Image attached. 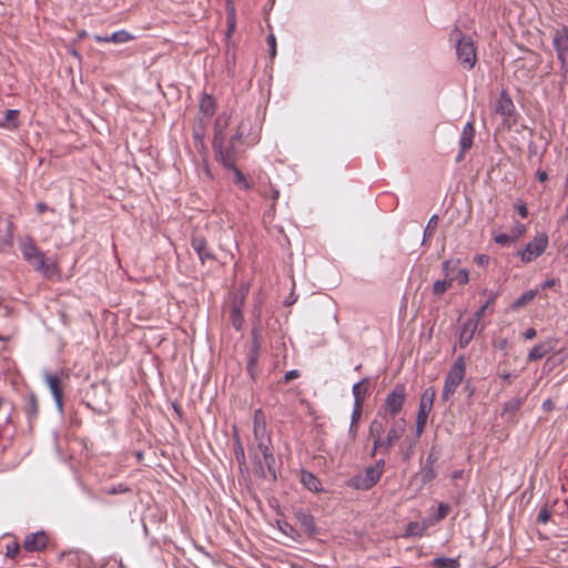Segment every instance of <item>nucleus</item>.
Returning <instances> with one entry per match:
<instances>
[{
  "instance_id": "1",
  "label": "nucleus",
  "mask_w": 568,
  "mask_h": 568,
  "mask_svg": "<svg viewBox=\"0 0 568 568\" xmlns=\"http://www.w3.org/2000/svg\"><path fill=\"white\" fill-rule=\"evenodd\" d=\"M261 124L258 121L245 119L240 122L236 133L227 141L214 140V150L217 160L224 168L236 165V162L243 156L245 146H252L260 140Z\"/></svg>"
},
{
  "instance_id": "2",
  "label": "nucleus",
  "mask_w": 568,
  "mask_h": 568,
  "mask_svg": "<svg viewBox=\"0 0 568 568\" xmlns=\"http://www.w3.org/2000/svg\"><path fill=\"white\" fill-rule=\"evenodd\" d=\"M271 445L272 438L267 432L266 416L262 409H257L254 413L253 442L248 446V453L262 476H266V470L275 476V458Z\"/></svg>"
},
{
  "instance_id": "3",
  "label": "nucleus",
  "mask_w": 568,
  "mask_h": 568,
  "mask_svg": "<svg viewBox=\"0 0 568 568\" xmlns=\"http://www.w3.org/2000/svg\"><path fill=\"white\" fill-rule=\"evenodd\" d=\"M385 460L379 459L375 465L367 467L363 473L352 477L347 485L358 490H368L374 487L384 473Z\"/></svg>"
},
{
  "instance_id": "4",
  "label": "nucleus",
  "mask_w": 568,
  "mask_h": 568,
  "mask_svg": "<svg viewBox=\"0 0 568 568\" xmlns=\"http://www.w3.org/2000/svg\"><path fill=\"white\" fill-rule=\"evenodd\" d=\"M466 374V362L463 356H458L453 363L446 378L443 388L442 397L444 400H448L457 390L459 385L463 383Z\"/></svg>"
},
{
  "instance_id": "5",
  "label": "nucleus",
  "mask_w": 568,
  "mask_h": 568,
  "mask_svg": "<svg viewBox=\"0 0 568 568\" xmlns=\"http://www.w3.org/2000/svg\"><path fill=\"white\" fill-rule=\"evenodd\" d=\"M452 38H456V53L460 64L467 70L473 69L477 60L473 39L467 36H462L459 31L452 34Z\"/></svg>"
},
{
  "instance_id": "6",
  "label": "nucleus",
  "mask_w": 568,
  "mask_h": 568,
  "mask_svg": "<svg viewBox=\"0 0 568 568\" xmlns=\"http://www.w3.org/2000/svg\"><path fill=\"white\" fill-rule=\"evenodd\" d=\"M406 387L403 384H397L393 390L387 395L384 404L379 408V413L390 416L394 418L396 415L400 413L403 406L406 402Z\"/></svg>"
},
{
  "instance_id": "7",
  "label": "nucleus",
  "mask_w": 568,
  "mask_h": 568,
  "mask_svg": "<svg viewBox=\"0 0 568 568\" xmlns=\"http://www.w3.org/2000/svg\"><path fill=\"white\" fill-rule=\"evenodd\" d=\"M21 252L27 262L37 271L44 275H50L53 267L44 260V254L31 241H26L21 245Z\"/></svg>"
},
{
  "instance_id": "8",
  "label": "nucleus",
  "mask_w": 568,
  "mask_h": 568,
  "mask_svg": "<svg viewBox=\"0 0 568 568\" xmlns=\"http://www.w3.org/2000/svg\"><path fill=\"white\" fill-rule=\"evenodd\" d=\"M549 243L548 236L545 233L536 235L524 250L517 252L521 262L528 264L539 257L547 248Z\"/></svg>"
},
{
  "instance_id": "9",
  "label": "nucleus",
  "mask_w": 568,
  "mask_h": 568,
  "mask_svg": "<svg viewBox=\"0 0 568 568\" xmlns=\"http://www.w3.org/2000/svg\"><path fill=\"white\" fill-rule=\"evenodd\" d=\"M552 43L560 61L561 75L565 78L568 73V29L556 30Z\"/></svg>"
},
{
  "instance_id": "10",
  "label": "nucleus",
  "mask_w": 568,
  "mask_h": 568,
  "mask_svg": "<svg viewBox=\"0 0 568 568\" xmlns=\"http://www.w3.org/2000/svg\"><path fill=\"white\" fill-rule=\"evenodd\" d=\"M435 392L433 388H427L420 398L418 414L416 418V435L419 437L425 429L428 415L433 408Z\"/></svg>"
},
{
  "instance_id": "11",
  "label": "nucleus",
  "mask_w": 568,
  "mask_h": 568,
  "mask_svg": "<svg viewBox=\"0 0 568 568\" xmlns=\"http://www.w3.org/2000/svg\"><path fill=\"white\" fill-rule=\"evenodd\" d=\"M406 430L404 418L394 420L385 437V453H389L394 445L403 437Z\"/></svg>"
},
{
  "instance_id": "12",
  "label": "nucleus",
  "mask_w": 568,
  "mask_h": 568,
  "mask_svg": "<svg viewBox=\"0 0 568 568\" xmlns=\"http://www.w3.org/2000/svg\"><path fill=\"white\" fill-rule=\"evenodd\" d=\"M48 536L44 531H37L27 535L23 541V547L27 551L34 552L40 551L47 547Z\"/></svg>"
},
{
  "instance_id": "13",
  "label": "nucleus",
  "mask_w": 568,
  "mask_h": 568,
  "mask_svg": "<svg viewBox=\"0 0 568 568\" xmlns=\"http://www.w3.org/2000/svg\"><path fill=\"white\" fill-rule=\"evenodd\" d=\"M45 382L52 393L57 407L62 410L63 407V392L61 387V378L58 374L45 373Z\"/></svg>"
},
{
  "instance_id": "14",
  "label": "nucleus",
  "mask_w": 568,
  "mask_h": 568,
  "mask_svg": "<svg viewBox=\"0 0 568 568\" xmlns=\"http://www.w3.org/2000/svg\"><path fill=\"white\" fill-rule=\"evenodd\" d=\"M557 344L556 338H548L542 343L535 345L530 352L528 353L527 359L528 362H536L541 359L548 353H550Z\"/></svg>"
},
{
  "instance_id": "15",
  "label": "nucleus",
  "mask_w": 568,
  "mask_h": 568,
  "mask_svg": "<svg viewBox=\"0 0 568 568\" xmlns=\"http://www.w3.org/2000/svg\"><path fill=\"white\" fill-rule=\"evenodd\" d=\"M234 112L231 109H225L221 114H219L215 121V135L214 140H225V130L229 125H231L233 121Z\"/></svg>"
},
{
  "instance_id": "16",
  "label": "nucleus",
  "mask_w": 568,
  "mask_h": 568,
  "mask_svg": "<svg viewBox=\"0 0 568 568\" xmlns=\"http://www.w3.org/2000/svg\"><path fill=\"white\" fill-rule=\"evenodd\" d=\"M475 138V128L473 121H468L462 132L460 135V153L457 156V161H460L463 159V155L466 151H468L473 146Z\"/></svg>"
},
{
  "instance_id": "17",
  "label": "nucleus",
  "mask_w": 568,
  "mask_h": 568,
  "mask_svg": "<svg viewBox=\"0 0 568 568\" xmlns=\"http://www.w3.org/2000/svg\"><path fill=\"white\" fill-rule=\"evenodd\" d=\"M191 246L196 252V254L202 263H204L205 261H214L215 260V256L210 251V248L207 246V242L204 237L193 236L191 240Z\"/></svg>"
},
{
  "instance_id": "18",
  "label": "nucleus",
  "mask_w": 568,
  "mask_h": 568,
  "mask_svg": "<svg viewBox=\"0 0 568 568\" xmlns=\"http://www.w3.org/2000/svg\"><path fill=\"white\" fill-rule=\"evenodd\" d=\"M477 328L478 325L475 323V321L468 320L464 323L459 336V346L462 348H465L470 343Z\"/></svg>"
},
{
  "instance_id": "19",
  "label": "nucleus",
  "mask_w": 568,
  "mask_h": 568,
  "mask_svg": "<svg viewBox=\"0 0 568 568\" xmlns=\"http://www.w3.org/2000/svg\"><path fill=\"white\" fill-rule=\"evenodd\" d=\"M12 236V222L0 216V250L11 244Z\"/></svg>"
},
{
  "instance_id": "20",
  "label": "nucleus",
  "mask_w": 568,
  "mask_h": 568,
  "mask_svg": "<svg viewBox=\"0 0 568 568\" xmlns=\"http://www.w3.org/2000/svg\"><path fill=\"white\" fill-rule=\"evenodd\" d=\"M19 109H7L6 112L0 111V126L14 129L18 126Z\"/></svg>"
},
{
  "instance_id": "21",
  "label": "nucleus",
  "mask_w": 568,
  "mask_h": 568,
  "mask_svg": "<svg viewBox=\"0 0 568 568\" xmlns=\"http://www.w3.org/2000/svg\"><path fill=\"white\" fill-rule=\"evenodd\" d=\"M508 366V361H503L498 364L497 375L504 385H510L518 377V373L510 371Z\"/></svg>"
},
{
  "instance_id": "22",
  "label": "nucleus",
  "mask_w": 568,
  "mask_h": 568,
  "mask_svg": "<svg viewBox=\"0 0 568 568\" xmlns=\"http://www.w3.org/2000/svg\"><path fill=\"white\" fill-rule=\"evenodd\" d=\"M367 384V379H363L353 386L352 390L354 396V404L356 406H363L368 392Z\"/></svg>"
},
{
  "instance_id": "23",
  "label": "nucleus",
  "mask_w": 568,
  "mask_h": 568,
  "mask_svg": "<svg viewBox=\"0 0 568 568\" xmlns=\"http://www.w3.org/2000/svg\"><path fill=\"white\" fill-rule=\"evenodd\" d=\"M302 484L311 491H320L322 489V484L320 479L312 473L303 470L301 474Z\"/></svg>"
},
{
  "instance_id": "24",
  "label": "nucleus",
  "mask_w": 568,
  "mask_h": 568,
  "mask_svg": "<svg viewBox=\"0 0 568 568\" xmlns=\"http://www.w3.org/2000/svg\"><path fill=\"white\" fill-rule=\"evenodd\" d=\"M133 37L126 32L125 30L115 31L110 36L106 37H99L98 41L100 42H114V43H125L130 40H132Z\"/></svg>"
},
{
  "instance_id": "25",
  "label": "nucleus",
  "mask_w": 568,
  "mask_h": 568,
  "mask_svg": "<svg viewBox=\"0 0 568 568\" xmlns=\"http://www.w3.org/2000/svg\"><path fill=\"white\" fill-rule=\"evenodd\" d=\"M538 290H528L524 292L513 304L514 310H519L529 304L537 296Z\"/></svg>"
},
{
  "instance_id": "26",
  "label": "nucleus",
  "mask_w": 568,
  "mask_h": 568,
  "mask_svg": "<svg viewBox=\"0 0 568 568\" xmlns=\"http://www.w3.org/2000/svg\"><path fill=\"white\" fill-rule=\"evenodd\" d=\"M434 568H459L460 564L457 558L437 557L433 560Z\"/></svg>"
},
{
  "instance_id": "27",
  "label": "nucleus",
  "mask_w": 568,
  "mask_h": 568,
  "mask_svg": "<svg viewBox=\"0 0 568 568\" xmlns=\"http://www.w3.org/2000/svg\"><path fill=\"white\" fill-rule=\"evenodd\" d=\"M428 525L419 524L416 521L408 523L406 527V536L409 537H422L427 529Z\"/></svg>"
},
{
  "instance_id": "28",
  "label": "nucleus",
  "mask_w": 568,
  "mask_h": 568,
  "mask_svg": "<svg viewBox=\"0 0 568 568\" xmlns=\"http://www.w3.org/2000/svg\"><path fill=\"white\" fill-rule=\"evenodd\" d=\"M227 169L233 172L234 182L239 187H241L243 190L251 189L250 182L247 181V179L244 176V174L241 172V170L236 165L229 166Z\"/></svg>"
},
{
  "instance_id": "29",
  "label": "nucleus",
  "mask_w": 568,
  "mask_h": 568,
  "mask_svg": "<svg viewBox=\"0 0 568 568\" xmlns=\"http://www.w3.org/2000/svg\"><path fill=\"white\" fill-rule=\"evenodd\" d=\"M557 504V500H555L552 504L546 503L539 510L537 515V523L538 524H547L552 515V508Z\"/></svg>"
},
{
  "instance_id": "30",
  "label": "nucleus",
  "mask_w": 568,
  "mask_h": 568,
  "mask_svg": "<svg viewBox=\"0 0 568 568\" xmlns=\"http://www.w3.org/2000/svg\"><path fill=\"white\" fill-rule=\"evenodd\" d=\"M423 483H429L436 477V471L433 466V460H430V456L427 457L426 464L420 473Z\"/></svg>"
},
{
  "instance_id": "31",
  "label": "nucleus",
  "mask_w": 568,
  "mask_h": 568,
  "mask_svg": "<svg viewBox=\"0 0 568 568\" xmlns=\"http://www.w3.org/2000/svg\"><path fill=\"white\" fill-rule=\"evenodd\" d=\"M26 414L29 419L36 418L38 415V400L36 395L31 394L26 403Z\"/></svg>"
},
{
  "instance_id": "32",
  "label": "nucleus",
  "mask_w": 568,
  "mask_h": 568,
  "mask_svg": "<svg viewBox=\"0 0 568 568\" xmlns=\"http://www.w3.org/2000/svg\"><path fill=\"white\" fill-rule=\"evenodd\" d=\"M450 283L457 282L459 285H465L469 281V272L466 268H459L454 272L449 277Z\"/></svg>"
},
{
  "instance_id": "33",
  "label": "nucleus",
  "mask_w": 568,
  "mask_h": 568,
  "mask_svg": "<svg viewBox=\"0 0 568 568\" xmlns=\"http://www.w3.org/2000/svg\"><path fill=\"white\" fill-rule=\"evenodd\" d=\"M234 454L240 467L245 466V452L237 434L235 435Z\"/></svg>"
},
{
  "instance_id": "34",
  "label": "nucleus",
  "mask_w": 568,
  "mask_h": 568,
  "mask_svg": "<svg viewBox=\"0 0 568 568\" xmlns=\"http://www.w3.org/2000/svg\"><path fill=\"white\" fill-rule=\"evenodd\" d=\"M450 511V506L445 503H440L437 507L436 514L432 517L430 524H436L442 521Z\"/></svg>"
},
{
  "instance_id": "35",
  "label": "nucleus",
  "mask_w": 568,
  "mask_h": 568,
  "mask_svg": "<svg viewBox=\"0 0 568 568\" xmlns=\"http://www.w3.org/2000/svg\"><path fill=\"white\" fill-rule=\"evenodd\" d=\"M452 287L449 278L445 277L442 281H436L433 285V293L435 295H443L448 288Z\"/></svg>"
},
{
  "instance_id": "36",
  "label": "nucleus",
  "mask_w": 568,
  "mask_h": 568,
  "mask_svg": "<svg viewBox=\"0 0 568 568\" xmlns=\"http://www.w3.org/2000/svg\"><path fill=\"white\" fill-rule=\"evenodd\" d=\"M527 229H526V225L520 223V222H516L511 229H510V232L509 234L511 235L513 240L515 241V243L524 236V234L526 233Z\"/></svg>"
},
{
  "instance_id": "37",
  "label": "nucleus",
  "mask_w": 568,
  "mask_h": 568,
  "mask_svg": "<svg viewBox=\"0 0 568 568\" xmlns=\"http://www.w3.org/2000/svg\"><path fill=\"white\" fill-rule=\"evenodd\" d=\"M368 433L371 437H382L384 433V425L378 419H374L368 427Z\"/></svg>"
},
{
  "instance_id": "38",
  "label": "nucleus",
  "mask_w": 568,
  "mask_h": 568,
  "mask_svg": "<svg viewBox=\"0 0 568 568\" xmlns=\"http://www.w3.org/2000/svg\"><path fill=\"white\" fill-rule=\"evenodd\" d=\"M437 223H438V216L437 215H433L429 219V221H428V223L426 225V229L424 231V242L426 241L427 237H430L434 234V232H435V230L437 227Z\"/></svg>"
},
{
  "instance_id": "39",
  "label": "nucleus",
  "mask_w": 568,
  "mask_h": 568,
  "mask_svg": "<svg viewBox=\"0 0 568 568\" xmlns=\"http://www.w3.org/2000/svg\"><path fill=\"white\" fill-rule=\"evenodd\" d=\"M459 264V261L456 260H448L443 263V272L445 274V277H449L456 270L457 265Z\"/></svg>"
},
{
  "instance_id": "40",
  "label": "nucleus",
  "mask_w": 568,
  "mask_h": 568,
  "mask_svg": "<svg viewBox=\"0 0 568 568\" xmlns=\"http://www.w3.org/2000/svg\"><path fill=\"white\" fill-rule=\"evenodd\" d=\"M494 241L499 245H509L515 243L511 235L509 233H500L494 236Z\"/></svg>"
},
{
  "instance_id": "41",
  "label": "nucleus",
  "mask_w": 568,
  "mask_h": 568,
  "mask_svg": "<svg viewBox=\"0 0 568 568\" xmlns=\"http://www.w3.org/2000/svg\"><path fill=\"white\" fill-rule=\"evenodd\" d=\"M374 439V443H373V452H372V456H375L376 452L378 449L382 450L383 454H386L385 453V438L383 437H372Z\"/></svg>"
},
{
  "instance_id": "42",
  "label": "nucleus",
  "mask_w": 568,
  "mask_h": 568,
  "mask_svg": "<svg viewBox=\"0 0 568 568\" xmlns=\"http://www.w3.org/2000/svg\"><path fill=\"white\" fill-rule=\"evenodd\" d=\"M301 523H302V525L304 526L305 531H307V532L313 531V530H314V528H315L314 520H313V518H312L311 516H308V515H302V516H301Z\"/></svg>"
},
{
  "instance_id": "43",
  "label": "nucleus",
  "mask_w": 568,
  "mask_h": 568,
  "mask_svg": "<svg viewBox=\"0 0 568 568\" xmlns=\"http://www.w3.org/2000/svg\"><path fill=\"white\" fill-rule=\"evenodd\" d=\"M515 207H516L518 214L523 219H526L528 216V209H527L526 204L523 201H517L515 203Z\"/></svg>"
},
{
  "instance_id": "44",
  "label": "nucleus",
  "mask_w": 568,
  "mask_h": 568,
  "mask_svg": "<svg viewBox=\"0 0 568 568\" xmlns=\"http://www.w3.org/2000/svg\"><path fill=\"white\" fill-rule=\"evenodd\" d=\"M487 310V305H483L478 311L475 312L474 316L469 320L475 321V323L478 325L480 320L485 316Z\"/></svg>"
},
{
  "instance_id": "45",
  "label": "nucleus",
  "mask_w": 568,
  "mask_h": 568,
  "mask_svg": "<svg viewBox=\"0 0 568 568\" xmlns=\"http://www.w3.org/2000/svg\"><path fill=\"white\" fill-rule=\"evenodd\" d=\"M362 407L363 406H356L354 404V408H353V413H352V419H351V423L352 424H358L361 417H362Z\"/></svg>"
},
{
  "instance_id": "46",
  "label": "nucleus",
  "mask_w": 568,
  "mask_h": 568,
  "mask_svg": "<svg viewBox=\"0 0 568 568\" xmlns=\"http://www.w3.org/2000/svg\"><path fill=\"white\" fill-rule=\"evenodd\" d=\"M267 43L270 45V55L271 58H274L276 55V39L274 34H270L267 37Z\"/></svg>"
},
{
  "instance_id": "47",
  "label": "nucleus",
  "mask_w": 568,
  "mask_h": 568,
  "mask_svg": "<svg viewBox=\"0 0 568 568\" xmlns=\"http://www.w3.org/2000/svg\"><path fill=\"white\" fill-rule=\"evenodd\" d=\"M474 261H475L478 265H480V266L485 267V266H487V265L489 264V256H488V255H486V254H477V255L474 257Z\"/></svg>"
},
{
  "instance_id": "48",
  "label": "nucleus",
  "mask_w": 568,
  "mask_h": 568,
  "mask_svg": "<svg viewBox=\"0 0 568 568\" xmlns=\"http://www.w3.org/2000/svg\"><path fill=\"white\" fill-rule=\"evenodd\" d=\"M227 23H229V34H231L234 31V28H235V13H234V9L233 8L229 12Z\"/></svg>"
},
{
  "instance_id": "49",
  "label": "nucleus",
  "mask_w": 568,
  "mask_h": 568,
  "mask_svg": "<svg viewBox=\"0 0 568 568\" xmlns=\"http://www.w3.org/2000/svg\"><path fill=\"white\" fill-rule=\"evenodd\" d=\"M73 555H75L77 559L83 562V568L88 566V556L85 552L80 550H73Z\"/></svg>"
},
{
  "instance_id": "50",
  "label": "nucleus",
  "mask_w": 568,
  "mask_h": 568,
  "mask_svg": "<svg viewBox=\"0 0 568 568\" xmlns=\"http://www.w3.org/2000/svg\"><path fill=\"white\" fill-rule=\"evenodd\" d=\"M232 316H233V325L236 329H240L241 328V314L237 310H233V313H232Z\"/></svg>"
},
{
  "instance_id": "51",
  "label": "nucleus",
  "mask_w": 568,
  "mask_h": 568,
  "mask_svg": "<svg viewBox=\"0 0 568 568\" xmlns=\"http://www.w3.org/2000/svg\"><path fill=\"white\" fill-rule=\"evenodd\" d=\"M300 377V372L296 371V369H293V371H288L286 372L285 374V382H291L295 378Z\"/></svg>"
},
{
  "instance_id": "52",
  "label": "nucleus",
  "mask_w": 568,
  "mask_h": 568,
  "mask_svg": "<svg viewBox=\"0 0 568 568\" xmlns=\"http://www.w3.org/2000/svg\"><path fill=\"white\" fill-rule=\"evenodd\" d=\"M557 283H558V280H557V278H550V280H547V281H545V282L541 284V288H542V290L551 288V287H554L555 285H557Z\"/></svg>"
},
{
  "instance_id": "53",
  "label": "nucleus",
  "mask_w": 568,
  "mask_h": 568,
  "mask_svg": "<svg viewBox=\"0 0 568 568\" xmlns=\"http://www.w3.org/2000/svg\"><path fill=\"white\" fill-rule=\"evenodd\" d=\"M536 335H537V331L535 328H532V327L526 329L525 333H524V337L526 339H532V338L536 337Z\"/></svg>"
},
{
  "instance_id": "54",
  "label": "nucleus",
  "mask_w": 568,
  "mask_h": 568,
  "mask_svg": "<svg viewBox=\"0 0 568 568\" xmlns=\"http://www.w3.org/2000/svg\"><path fill=\"white\" fill-rule=\"evenodd\" d=\"M536 178H537V180H538L540 183H544V182H546V181L548 180V174H547V172H546V171H541V170H539V171H537V173H536Z\"/></svg>"
},
{
  "instance_id": "55",
  "label": "nucleus",
  "mask_w": 568,
  "mask_h": 568,
  "mask_svg": "<svg viewBox=\"0 0 568 568\" xmlns=\"http://www.w3.org/2000/svg\"><path fill=\"white\" fill-rule=\"evenodd\" d=\"M358 424H352L349 425L348 434L354 439L357 434Z\"/></svg>"
},
{
  "instance_id": "56",
  "label": "nucleus",
  "mask_w": 568,
  "mask_h": 568,
  "mask_svg": "<svg viewBox=\"0 0 568 568\" xmlns=\"http://www.w3.org/2000/svg\"><path fill=\"white\" fill-rule=\"evenodd\" d=\"M36 210L38 213L42 214L43 212H45L48 210V206L45 203L39 202L36 204Z\"/></svg>"
},
{
  "instance_id": "57",
  "label": "nucleus",
  "mask_w": 568,
  "mask_h": 568,
  "mask_svg": "<svg viewBox=\"0 0 568 568\" xmlns=\"http://www.w3.org/2000/svg\"><path fill=\"white\" fill-rule=\"evenodd\" d=\"M497 298V294L494 293L490 295V297L488 298V301L484 304V305H487V307L489 308L496 301Z\"/></svg>"
},
{
  "instance_id": "58",
  "label": "nucleus",
  "mask_w": 568,
  "mask_h": 568,
  "mask_svg": "<svg viewBox=\"0 0 568 568\" xmlns=\"http://www.w3.org/2000/svg\"><path fill=\"white\" fill-rule=\"evenodd\" d=\"M542 406H544L545 409L548 410V409H551L552 403H551L550 399H547V400L544 402Z\"/></svg>"
},
{
  "instance_id": "59",
  "label": "nucleus",
  "mask_w": 568,
  "mask_h": 568,
  "mask_svg": "<svg viewBox=\"0 0 568 568\" xmlns=\"http://www.w3.org/2000/svg\"><path fill=\"white\" fill-rule=\"evenodd\" d=\"M272 199L275 202L278 199L280 192L277 190H272Z\"/></svg>"
},
{
  "instance_id": "60",
  "label": "nucleus",
  "mask_w": 568,
  "mask_h": 568,
  "mask_svg": "<svg viewBox=\"0 0 568 568\" xmlns=\"http://www.w3.org/2000/svg\"><path fill=\"white\" fill-rule=\"evenodd\" d=\"M499 110L501 111V114H503V115H511V113H510L511 109H505V108H501V109H499Z\"/></svg>"
},
{
  "instance_id": "61",
  "label": "nucleus",
  "mask_w": 568,
  "mask_h": 568,
  "mask_svg": "<svg viewBox=\"0 0 568 568\" xmlns=\"http://www.w3.org/2000/svg\"><path fill=\"white\" fill-rule=\"evenodd\" d=\"M18 551H19V546H18V545H16V546L13 547V554H17Z\"/></svg>"
},
{
  "instance_id": "62",
  "label": "nucleus",
  "mask_w": 568,
  "mask_h": 568,
  "mask_svg": "<svg viewBox=\"0 0 568 568\" xmlns=\"http://www.w3.org/2000/svg\"><path fill=\"white\" fill-rule=\"evenodd\" d=\"M254 363H255V357H254V356H252V357L250 358V365H253Z\"/></svg>"
},
{
  "instance_id": "63",
  "label": "nucleus",
  "mask_w": 568,
  "mask_h": 568,
  "mask_svg": "<svg viewBox=\"0 0 568 568\" xmlns=\"http://www.w3.org/2000/svg\"><path fill=\"white\" fill-rule=\"evenodd\" d=\"M8 555L14 556L16 554H13V549L8 548Z\"/></svg>"
},
{
  "instance_id": "64",
  "label": "nucleus",
  "mask_w": 568,
  "mask_h": 568,
  "mask_svg": "<svg viewBox=\"0 0 568 568\" xmlns=\"http://www.w3.org/2000/svg\"><path fill=\"white\" fill-rule=\"evenodd\" d=\"M428 456H430V460H433V464L435 463V457H433V454H429Z\"/></svg>"
}]
</instances>
